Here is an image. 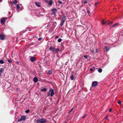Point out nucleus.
Masks as SVG:
<instances>
[{
    "instance_id": "nucleus-1",
    "label": "nucleus",
    "mask_w": 123,
    "mask_h": 123,
    "mask_svg": "<svg viewBox=\"0 0 123 123\" xmlns=\"http://www.w3.org/2000/svg\"><path fill=\"white\" fill-rule=\"evenodd\" d=\"M54 94V90L51 88H50L48 92L47 93V96H50L52 97Z\"/></svg>"
},
{
    "instance_id": "nucleus-2",
    "label": "nucleus",
    "mask_w": 123,
    "mask_h": 123,
    "mask_svg": "<svg viewBox=\"0 0 123 123\" xmlns=\"http://www.w3.org/2000/svg\"><path fill=\"white\" fill-rule=\"evenodd\" d=\"M47 121L46 119L43 118H41L40 119H38L37 121V122L38 123H44Z\"/></svg>"
},
{
    "instance_id": "nucleus-3",
    "label": "nucleus",
    "mask_w": 123,
    "mask_h": 123,
    "mask_svg": "<svg viewBox=\"0 0 123 123\" xmlns=\"http://www.w3.org/2000/svg\"><path fill=\"white\" fill-rule=\"evenodd\" d=\"M66 19V16H64L61 19V21L60 25L61 27L63 25V24L64 23Z\"/></svg>"
},
{
    "instance_id": "nucleus-4",
    "label": "nucleus",
    "mask_w": 123,
    "mask_h": 123,
    "mask_svg": "<svg viewBox=\"0 0 123 123\" xmlns=\"http://www.w3.org/2000/svg\"><path fill=\"white\" fill-rule=\"evenodd\" d=\"M26 116H22L20 118H19L18 120V122H21L22 121L25 120V119Z\"/></svg>"
},
{
    "instance_id": "nucleus-5",
    "label": "nucleus",
    "mask_w": 123,
    "mask_h": 123,
    "mask_svg": "<svg viewBox=\"0 0 123 123\" xmlns=\"http://www.w3.org/2000/svg\"><path fill=\"white\" fill-rule=\"evenodd\" d=\"M7 20V18L6 17L3 18H2L0 21V22L1 24H4L5 22Z\"/></svg>"
},
{
    "instance_id": "nucleus-6",
    "label": "nucleus",
    "mask_w": 123,
    "mask_h": 123,
    "mask_svg": "<svg viewBox=\"0 0 123 123\" xmlns=\"http://www.w3.org/2000/svg\"><path fill=\"white\" fill-rule=\"evenodd\" d=\"M5 35L1 33L0 35V39L1 40H3L5 39Z\"/></svg>"
},
{
    "instance_id": "nucleus-7",
    "label": "nucleus",
    "mask_w": 123,
    "mask_h": 123,
    "mask_svg": "<svg viewBox=\"0 0 123 123\" xmlns=\"http://www.w3.org/2000/svg\"><path fill=\"white\" fill-rule=\"evenodd\" d=\"M57 11V10L55 8H53L52 9V14L55 15L56 14V12Z\"/></svg>"
},
{
    "instance_id": "nucleus-8",
    "label": "nucleus",
    "mask_w": 123,
    "mask_h": 123,
    "mask_svg": "<svg viewBox=\"0 0 123 123\" xmlns=\"http://www.w3.org/2000/svg\"><path fill=\"white\" fill-rule=\"evenodd\" d=\"M98 84V82L97 81H94L92 82V86L93 87H95Z\"/></svg>"
},
{
    "instance_id": "nucleus-9",
    "label": "nucleus",
    "mask_w": 123,
    "mask_h": 123,
    "mask_svg": "<svg viewBox=\"0 0 123 123\" xmlns=\"http://www.w3.org/2000/svg\"><path fill=\"white\" fill-rule=\"evenodd\" d=\"M60 50V49L58 48H55L54 51H55V52H56L57 54H58V52Z\"/></svg>"
},
{
    "instance_id": "nucleus-10",
    "label": "nucleus",
    "mask_w": 123,
    "mask_h": 123,
    "mask_svg": "<svg viewBox=\"0 0 123 123\" xmlns=\"http://www.w3.org/2000/svg\"><path fill=\"white\" fill-rule=\"evenodd\" d=\"M55 48L54 47H50V48L49 49L50 51H53V53H54V49H55Z\"/></svg>"
},
{
    "instance_id": "nucleus-11",
    "label": "nucleus",
    "mask_w": 123,
    "mask_h": 123,
    "mask_svg": "<svg viewBox=\"0 0 123 123\" xmlns=\"http://www.w3.org/2000/svg\"><path fill=\"white\" fill-rule=\"evenodd\" d=\"M30 60L31 61L33 62L36 60V58L34 57H32L30 58Z\"/></svg>"
},
{
    "instance_id": "nucleus-12",
    "label": "nucleus",
    "mask_w": 123,
    "mask_h": 123,
    "mask_svg": "<svg viewBox=\"0 0 123 123\" xmlns=\"http://www.w3.org/2000/svg\"><path fill=\"white\" fill-rule=\"evenodd\" d=\"M74 76L73 73H71V75L70 77V78L71 80H73L74 79Z\"/></svg>"
},
{
    "instance_id": "nucleus-13",
    "label": "nucleus",
    "mask_w": 123,
    "mask_h": 123,
    "mask_svg": "<svg viewBox=\"0 0 123 123\" xmlns=\"http://www.w3.org/2000/svg\"><path fill=\"white\" fill-rule=\"evenodd\" d=\"M105 49L106 51L107 52L110 49V48H109L108 46H106L105 47Z\"/></svg>"
},
{
    "instance_id": "nucleus-14",
    "label": "nucleus",
    "mask_w": 123,
    "mask_h": 123,
    "mask_svg": "<svg viewBox=\"0 0 123 123\" xmlns=\"http://www.w3.org/2000/svg\"><path fill=\"white\" fill-rule=\"evenodd\" d=\"M106 22H107V21L105 19H103L102 21V25H104L105 24Z\"/></svg>"
},
{
    "instance_id": "nucleus-15",
    "label": "nucleus",
    "mask_w": 123,
    "mask_h": 123,
    "mask_svg": "<svg viewBox=\"0 0 123 123\" xmlns=\"http://www.w3.org/2000/svg\"><path fill=\"white\" fill-rule=\"evenodd\" d=\"M47 90V89L46 88H43L41 90V92H45Z\"/></svg>"
},
{
    "instance_id": "nucleus-16",
    "label": "nucleus",
    "mask_w": 123,
    "mask_h": 123,
    "mask_svg": "<svg viewBox=\"0 0 123 123\" xmlns=\"http://www.w3.org/2000/svg\"><path fill=\"white\" fill-rule=\"evenodd\" d=\"M38 80V79L36 77H34L33 78V81L35 82H37Z\"/></svg>"
},
{
    "instance_id": "nucleus-17",
    "label": "nucleus",
    "mask_w": 123,
    "mask_h": 123,
    "mask_svg": "<svg viewBox=\"0 0 123 123\" xmlns=\"http://www.w3.org/2000/svg\"><path fill=\"white\" fill-rule=\"evenodd\" d=\"M87 12L88 14H89L90 13V9L88 7H87L86 9Z\"/></svg>"
},
{
    "instance_id": "nucleus-18",
    "label": "nucleus",
    "mask_w": 123,
    "mask_h": 123,
    "mask_svg": "<svg viewBox=\"0 0 123 123\" xmlns=\"http://www.w3.org/2000/svg\"><path fill=\"white\" fill-rule=\"evenodd\" d=\"M35 4L38 7H39L40 6V5L39 3L38 2H36L35 3Z\"/></svg>"
},
{
    "instance_id": "nucleus-19",
    "label": "nucleus",
    "mask_w": 123,
    "mask_h": 123,
    "mask_svg": "<svg viewBox=\"0 0 123 123\" xmlns=\"http://www.w3.org/2000/svg\"><path fill=\"white\" fill-rule=\"evenodd\" d=\"M3 70V69L2 68H0V76L1 75V74L2 73Z\"/></svg>"
},
{
    "instance_id": "nucleus-20",
    "label": "nucleus",
    "mask_w": 123,
    "mask_h": 123,
    "mask_svg": "<svg viewBox=\"0 0 123 123\" xmlns=\"http://www.w3.org/2000/svg\"><path fill=\"white\" fill-rule=\"evenodd\" d=\"M113 22L112 21H109L107 22H107H106L107 23V24L108 25H110V24H112Z\"/></svg>"
},
{
    "instance_id": "nucleus-21",
    "label": "nucleus",
    "mask_w": 123,
    "mask_h": 123,
    "mask_svg": "<svg viewBox=\"0 0 123 123\" xmlns=\"http://www.w3.org/2000/svg\"><path fill=\"white\" fill-rule=\"evenodd\" d=\"M52 0H51L48 3V5H51L52 4Z\"/></svg>"
},
{
    "instance_id": "nucleus-22",
    "label": "nucleus",
    "mask_w": 123,
    "mask_h": 123,
    "mask_svg": "<svg viewBox=\"0 0 123 123\" xmlns=\"http://www.w3.org/2000/svg\"><path fill=\"white\" fill-rule=\"evenodd\" d=\"M17 0H14L13 2V3L14 4H16L17 3Z\"/></svg>"
},
{
    "instance_id": "nucleus-23",
    "label": "nucleus",
    "mask_w": 123,
    "mask_h": 123,
    "mask_svg": "<svg viewBox=\"0 0 123 123\" xmlns=\"http://www.w3.org/2000/svg\"><path fill=\"white\" fill-rule=\"evenodd\" d=\"M118 23H116L115 24H114L111 27H114L115 26L118 24Z\"/></svg>"
},
{
    "instance_id": "nucleus-24",
    "label": "nucleus",
    "mask_w": 123,
    "mask_h": 123,
    "mask_svg": "<svg viewBox=\"0 0 123 123\" xmlns=\"http://www.w3.org/2000/svg\"><path fill=\"white\" fill-rule=\"evenodd\" d=\"M98 71L99 73H101L102 71V69L101 68H99L98 70Z\"/></svg>"
},
{
    "instance_id": "nucleus-25",
    "label": "nucleus",
    "mask_w": 123,
    "mask_h": 123,
    "mask_svg": "<svg viewBox=\"0 0 123 123\" xmlns=\"http://www.w3.org/2000/svg\"><path fill=\"white\" fill-rule=\"evenodd\" d=\"M58 3H59L60 4H62L63 3L60 0H58Z\"/></svg>"
},
{
    "instance_id": "nucleus-26",
    "label": "nucleus",
    "mask_w": 123,
    "mask_h": 123,
    "mask_svg": "<svg viewBox=\"0 0 123 123\" xmlns=\"http://www.w3.org/2000/svg\"><path fill=\"white\" fill-rule=\"evenodd\" d=\"M16 8L17 9H19L20 8V7L19 5L18 4L16 5Z\"/></svg>"
},
{
    "instance_id": "nucleus-27",
    "label": "nucleus",
    "mask_w": 123,
    "mask_h": 123,
    "mask_svg": "<svg viewBox=\"0 0 123 123\" xmlns=\"http://www.w3.org/2000/svg\"><path fill=\"white\" fill-rule=\"evenodd\" d=\"M52 73V72L51 70H49L48 72V74L49 75L50 74H51Z\"/></svg>"
},
{
    "instance_id": "nucleus-28",
    "label": "nucleus",
    "mask_w": 123,
    "mask_h": 123,
    "mask_svg": "<svg viewBox=\"0 0 123 123\" xmlns=\"http://www.w3.org/2000/svg\"><path fill=\"white\" fill-rule=\"evenodd\" d=\"M4 63V61L2 60H0V63L1 64H3Z\"/></svg>"
},
{
    "instance_id": "nucleus-29",
    "label": "nucleus",
    "mask_w": 123,
    "mask_h": 123,
    "mask_svg": "<svg viewBox=\"0 0 123 123\" xmlns=\"http://www.w3.org/2000/svg\"><path fill=\"white\" fill-rule=\"evenodd\" d=\"M62 40V39L61 38H60L58 40V42H61Z\"/></svg>"
},
{
    "instance_id": "nucleus-30",
    "label": "nucleus",
    "mask_w": 123,
    "mask_h": 123,
    "mask_svg": "<svg viewBox=\"0 0 123 123\" xmlns=\"http://www.w3.org/2000/svg\"><path fill=\"white\" fill-rule=\"evenodd\" d=\"M8 62L9 63H11L12 62V61L11 59H8L7 60Z\"/></svg>"
},
{
    "instance_id": "nucleus-31",
    "label": "nucleus",
    "mask_w": 123,
    "mask_h": 123,
    "mask_svg": "<svg viewBox=\"0 0 123 123\" xmlns=\"http://www.w3.org/2000/svg\"><path fill=\"white\" fill-rule=\"evenodd\" d=\"M30 111V110H26L25 111V112L26 113H28Z\"/></svg>"
},
{
    "instance_id": "nucleus-32",
    "label": "nucleus",
    "mask_w": 123,
    "mask_h": 123,
    "mask_svg": "<svg viewBox=\"0 0 123 123\" xmlns=\"http://www.w3.org/2000/svg\"><path fill=\"white\" fill-rule=\"evenodd\" d=\"M73 110V108H72L69 111L68 113H70Z\"/></svg>"
},
{
    "instance_id": "nucleus-33",
    "label": "nucleus",
    "mask_w": 123,
    "mask_h": 123,
    "mask_svg": "<svg viewBox=\"0 0 123 123\" xmlns=\"http://www.w3.org/2000/svg\"><path fill=\"white\" fill-rule=\"evenodd\" d=\"M118 104H119V105H121V101H119L118 102Z\"/></svg>"
},
{
    "instance_id": "nucleus-34",
    "label": "nucleus",
    "mask_w": 123,
    "mask_h": 123,
    "mask_svg": "<svg viewBox=\"0 0 123 123\" xmlns=\"http://www.w3.org/2000/svg\"><path fill=\"white\" fill-rule=\"evenodd\" d=\"M87 0L86 1H84L83 2V3L84 4H85V3H87Z\"/></svg>"
},
{
    "instance_id": "nucleus-35",
    "label": "nucleus",
    "mask_w": 123,
    "mask_h": 123,
    "mask_svg": "<svg viewBox=\"0 0 123 123\" xmlns=\"http://www.w3.org/2000/svg\"><path fill=\"white\" fill-rule=\"evenodd\" d=\"M42 39V37H40V38H39L38 39V40L39 41H40Z\"/></svg>"
},
{
    "instance_id": "nucleus-36",
    "label": "nucleus",
    "mask_w": 123,
    "mask_h": 123,
    "mask_svg": "<svg viewBox=\"0 0 123 123\" xmlns=\"http://www.w3.org/2000/svg\"><path fill=\"white\" fill-rule=\"evenodd\" d=\"M90 70L91 71H92L93 70V69L92 68H91L90 69Z\"/></svg>"
},
{
    "instance_id": "nucleus-37",
    "label": "nucleus",
    "mask_w": 123,
    "mask_h": 123,
    "mask_svg": "<svg viewBox=\"0 0 123 123\" xmlns=\"http://www.w3.org/2000/svg\"><path fill=\"white\" fill-rule=\"evenodd\" d=\"M108 117H109L108 116H106V117H105V119H107L108 118Z\"/></svg>"
},
{
    "instance_id": "nucleus-38",
    "label": "nucleus",
    "mask_w": 123,
    "mask_h": 123,
    "mask_svg": "<svg viewBox=\"0 0 123 123\" xmlns=\"http://www.w3.org/2000/svg\"><path fill=\"white\" fill-rule=\"evenodd\" d=\"M84 57L85 58H87V56L86 55H84Z\"/></svg>"
},
{
    "instance_id": "nucleus-39",
    "label": "nucleus",
    "mask_w": 123,
    "mask_h": 123,
    "mask_svg": "<svg viewBox=\"0 0 123 123\" xmlns=\"http://www.w3.org/2000/svg\"><path fill=\"white\" fill-rule=\"evenodd\" d=\"M112 110V108H110V109H109V112H111V111Z\"/></svg>"
},
{
    "instance_id": "nucleus-40",
    "label": "nucleus",
    "mask_w": 123,
    "mask_h": 123,
    "mask_svg": "<svg viewBox=\"0 0 123 123\" xmlns=\"http://www.w3.org/2000/svg\"><path fill=\"white\" fill-rule=\"evenodd\" d=\"M16 63L17 64H18L19 63V62L18 61H16Z\"/></svg>"
},
{
    "instance_id": "nucleus-41",
    "label": "nucleus",
    "mask_w": 123,
    "mask_h": 123,
    "mask_svg": "<svg viewBox=\"0 0 123 123\" xmlns=\"http://www.w3.org/2000/svg\"><path fill=\"white\" fill-rule=\"evenodd\" d=\"M98 51V50L97 49H96V52H97Z\"/></svg>"
},
{
    "instance_id": "nucleus-42",
    "label": "nucleus",
    "mask_w": 123,
    "mask_h": 123,
    "mask_svg": "<svg viewBox=\"0 0 123 123\" xmlns=\"http://www.w3.org/2000/svg\"><path fill=\"white\" fill-rule=\"evenodd\" d=\"M28 29L29 31H30L31 30V29L30 28H28Z\"/></svg>"
},
{
    "instance_id": "nucleus-43",
    "label": "nucleus",
    "mask_w": 123,
    "mask_h": 123,
    "mask_svg": "<svg viewBox=\"0 0 123 123\" xmlns=\"http://www.w3.org/2000/svg\"><path fill=\"white\" fill-rule=\"evenodd\" d=\"M98 3V2H97V3H96L95 4V6H96L97 5Z\"/></svg>"
},
{
    "instance_id": "nucleus-44",
    "label": "nucleus",
    "mask_w": 123,
    "mask_h": 123,
    "mask_svg": "<svg viewBox=\"0 0 123 123\" xmlns=\"http://www.w3.org/2000/svg\"><path fill=\"white\" fill-rule=\"evenodd\" d=\"M92 68L93 69H95V67H93Z\"/></svg>"
},
{
    "instance_id": "nucleus-45",
    "label": "nucleus",
    "mask_w": 123,
    "mask_h": 123,
    "mask_svg": "<svg viewBox=\"0 0 123 123\" xmlns=\"http://www.w3.org/2000/svg\"><path fill=\"white\" fill-rule=\"evenodd\" d=\"M86 116V115H85L84 116L82 117V118H84Z\"/></svg>"
},
{
    "instance_id": "nucleus-46",
    "label": "nucleus",
    "mask_w": 123,
    "mask_h": 123,
    "mask_svg": "<svg viewBox=\"0 0 123 123\" xmlns=\"http://www.w3.org/2000/svg\"><path fill=\"white\" fill-rule=\"evenodd\" d=\"M91 52H93V51L92 50L91 51Z\"/></svg>"
},
{
    "instance_id": "nucleus-47",
    "label": "nucleus",
    "mask_w": 123,
    "mask_h": 123,
    "mask_svg": "<svg viewBox=\"0 0 123 123\" xmlns=\"http://www.w3.org/2000/svg\"><path fill=\"white\" fill-rule=\"evenodd\" d=\"M2 0H0V2H1L2 1Z\"/></svg>"
},
{
    "instance_id": "nucleus-48",
    "label": "nucleus",
    "mask_w": 123,
    "mask_h": 123,
    "mask_svg": "<svg viewBox=\"0 0 123 123\" xmlns=\"http://www.w3.org/2000/svg\"><path fill=\"white\" fill-rule=\"evenodd\" d=\"M58 36H56V38H58Z\"/></svg>"
},
{
    "instance_id": "nucleus-49",
    "label": "nucleus",
    "mask_w": 123,
    "mask_h": 123,
    "mask_svg": "<svg viewBox=\"0 0 123 123\" xmlns=\"http://www.w3.org/2000/svg\"><path fill=\"white\" fill-rule=\"evenodd\" d=\"M45 87H47V86H45Z\"/></svg>"
},
{
    "instance_id": "nucleus-50",
    "label": "nucleus",
    "mask_w": 123,
    "mask_h": 123,
    "mask_svg": "<svg viewBox=\"0 0 123 123\" xmlns=\"http://www.w3.org/2000/svg\"><path fill=\"white\" fill-rule=\"evenodd\" d=\"M27 29H28V28H27V30H26V31H27Z\"/></svg>"
}]
</instances>
